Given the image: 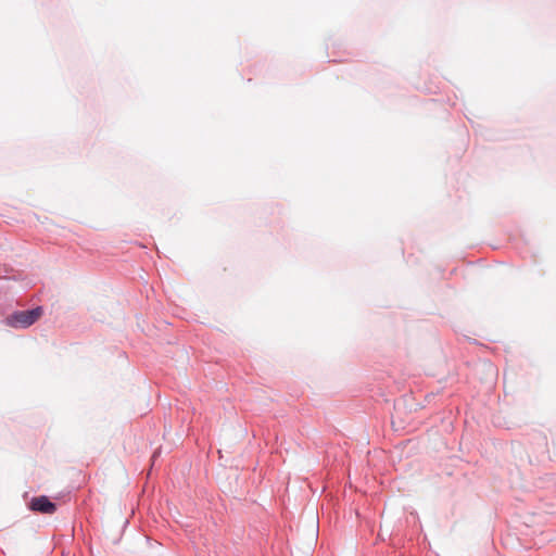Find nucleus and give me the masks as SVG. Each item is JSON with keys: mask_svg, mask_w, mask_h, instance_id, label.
Here are the masks:
<instances>
[{"mask_svg": "<svg viewBox=\"0 0 556 556\" xmlns=\"http://www.w3.org/2000/svg\"><path fill=\"white\" fill-rule=\"evenodd\" d=\"M43 314L42 306L26 311H15L5 318V325L15 329H26L34 325Z\"/></svg>", "mask_w": 556, "mask_h": 556, "instance_id": "f257e3e1", "label": "nucleus"}, {"mask_svg": "<svg viewBox=\"0 0 556 556\" xmlns=\"http://www.w3.org/2000/svg\"><path fill=\"white\" fill-rule=\"evenodd\" d=\"M29 508L33 511L51 515L56 511L58 506L48 496L40 495L30 501Z\"/></svg>", "mask_w": 556, "mask_h": 556, "instance_id": "f03ea898", "label": "nucleus"}]
</instances>
